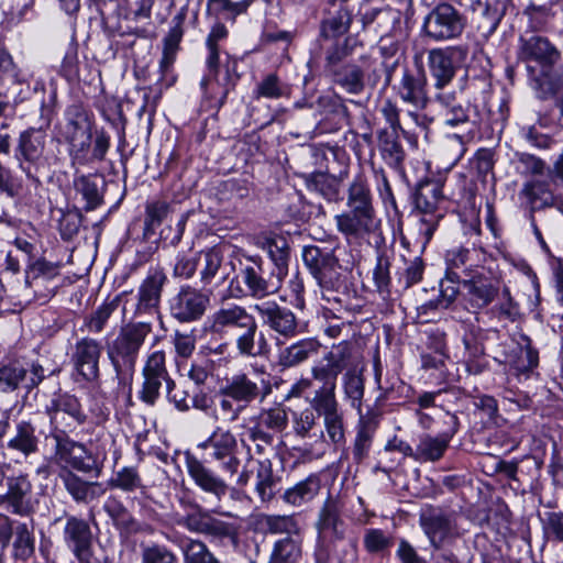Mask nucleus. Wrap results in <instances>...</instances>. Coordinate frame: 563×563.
Masks as SVG:
<instances>
[{
	"instance_id": "obj_1",
	"label": "nucleus",
	"mask_w": 563,
	"mask_h": 563,
	"mask_svg": "<svg viewBox=\"0 0 563 563\" xmlns=\"http://www.w3.org/2000/svg\"><path fill=\"white\" fill-rule=\"evenodd\" d=\"M63 135L68 144V155L73 166H85L95 161H103L110 146L109 135L100 132L97 133L91 148L92 125L87 114L79 108H73L67 112Z\"/></svg>"
},
{
	"instance_id": "obj_2",
	"label": "nucleus",
	"mask_w": 563,
	"mask_h": 563,
	"mask_svg": "<svg viewBox=\"0 0 563 563\" xmlns=\"http://www.w3.org/2000/svg\"><path fill=\"white\" fill-rule=\"evenodd\" d=\"M346 205L349 211L335 216L338 230L347 238H358L375 231L380 220L375 217L369 188L362 177H356L349 187Z\"/></svg>"
},
{
	"instance_id": "obj_3",
	"label": "nucleus",
	"mask_w": 563,
	"mask_h": 563,
	"mask_svg": "<svg viewBox=\"0 0 563 563\" xmlns=\"http://www.w3.org/2000/svg\"><path fill=\"white\" fill-rule=\"evenodd\" d=\"M470 251L465 247H454L446 252V273L445 278L440 282V287L435 291L434 298L422 301L418 307V317L424 322L430 320L431 314L448 309L456 299L459 294L457 284L462 283L459 269L463 268L465 276H470L466 267Z\"/></svg>"
},
{
	"instance_id": "obj_4",
	"label": "nucleus",
	"mask_w": 563,
	"mask_h": 563,
	"mask_svg": "<svg viewBox=\"0 0 563 563\" xmlns=\"http://www.w3.org/2000/svg\"><path fill=\"white\" fill-rule=\"evenodd\" d=\"M351 346L347 343H341L312 366L311 375L320 386L309 400L310 405L336 401V379L339 374L351 364Z\"/></svg>"
},
{
	"instance_id": "obj_5",
	"label": "nucleus",
	"mask_w": 563,
	"mask_h": 563,
	"mask_svg": "<svg viewBox=\"0 0 563 563\" xmlns=\"http://www.w3.org/2000/svg\"><path fill=\"white\" fill-rule=\"evenodd\" d=\"M47 133L43 129L29 128L20 133L15 159L26 178L40 184L38 173L48 169L51 157L46 151Z\"/></svg>"
},
{
	"instance_id": "obj_6",
	"label": "nucleus",
	"mask_w": 563,
	"mask_h": 563,
	"mask_svg": "<svg viewBox=\"0 0 563 563\" xmlns=\"http://www.w3.org/2000/svg\"><path fill=\"white\" fill-rule=\"evenodd\" d=\"M151 332L152 325L146 322L131 323L120 330L108 347V355L117 373L134 371L140 350Z\"/></svg>"
},
{
	"instance_id": "obj_7",
	"label": "nucleus",
	"mask_w": 563,
	"mask_h": 563,
	"mask_svg": "<svg viewBox=\"0 0 563 563\" xmlns=\"http://www.w3.org/2000/svg\"><path fill=\"white\" fill-rule=\"evenodd\" d=\"M240 444L249 449L244 440L239 441L231 430L216 427L209 438L198 448L206 451L211 460L218 462L222 472L233 477L238 474L241 465Z\"/></svg>"
},
{
	"instance_id": "obj_8",
	"label": "nucleus",
	"mask_w": 563,
	"mask_h": 563,
	"mask_svg": "<svg viewBox=\"0 0 563 563\" xmlns=\"http://www.w3.org/2000/svg\"><path fill=\"white\" fill-rule=\"evenodd\" d=\"M52 427L51 433H69L87 420L77 397L69 394L55 395L45 407Z\"/></svg>"
},
{
	"instance_id": "obj_9",
	"label": "nucleus",
	"mask_w": 563,
	"mask_h": 563,
	"mask_svg": "<svg viewBox=\"0 0 563 563\" xmlns=\"http://www.w3.org/2000/svg\"><path fill=\"white\" fill-rule=\"evenodd\" d=\"M55 442L52 460L62 470H76L81 473L93 471L96 462L87 448L68 435V433H51Z\"/></svg>"
},
{
	"instance_id": "obj_10",
	"label": "nucleus",
	"mask_w": 563,
	"mask_h": 563,
	"mask_svg": "<svg viewBox=\"0 0 563 563\" xmlns=\"http://www.w3.org/2000/svg\"><path fill=\"white\" fill-rule=\"evenodd\" d=\"M444 200L442 184L439 180H426L419 184L415 197L416 207L423 213L420 231L430 240L440 220L443 218L439 205Z\"/></svg>"
},
{
	"instance_id": "obj_11",
	"label": "nucleus",
	"mask_w": 563,
	"mask_h": 563,
	"mask_svg": "<svg viewBox=\"0 0 563 563\" xmlns=\"http://www.w3.org/2000/svg\"><path fill=\"white\" fill-rule=\"evenodd\" d=\"M422 30L434 41L452 40L462 34L464 20L453 5L440 3L426 16Z\"/></svg>"
},
{
	"instance_id": "obj_12",
	"label": "nucleus",
	"mask_w": 563,
	"mask_h": 563,
	"mask_svg": "<svg viewBox=\"0 0 563 563\" xmlns=\"http://www.w3.org/2000/svg\"><path fill=\"white\" fill-rule=\"evenodd\" d=\"M420 523L431 544L441 548L460 537L456 517L439 508L428 507L420 515Z\"/></svg>"
},
{
	"instance_id": "obj_13",
	"label": "nucleus",
	"mask_w": 563,
	"mask_h": 563,
	"mask_svg": "<svg viewBox=\"0 0 563 563\" xmlns=\"http://www.w3.org/2000/svg\"><path fill=\"white\" fill-rule=\"evenodd\" d=\"M239 276L246 288V295L256 299L274 295L282 287L283 278L275 272L265 269L260 258H250L241 268Z\"/></svg>"
},
{
	"instance_id": "obj_14",
	"label": "nucleus",
	"mask_w": 563,
	"mask_h": 563,
	"mask_svg": "<svg viewBox=\"0 0 563 563\" xmlns=\"http://www.w3.org/2000/svg\"><path fill=\"white\" fill-rule=\"evenodd\" d=\"M209 303L210 297L208 294L185 285L169 300V311L177 321L188 323L201 319Z\"/></svg>"
},
{
	"instance_id": "obj_15",
	"label": "nucleus",
	"mask_w": 563,
	"mask_h": 563,
	"mask_svg": "<svg viewBox=\"0 0 563 563\" xmlns=\"http://www.w3.org/2000/svg\"><path fill=\"white\" fill-rule=\"evenodd\" d=\"M253 310L260 316L262 323L275 332L278 338L289 340L299 334V322L296 314L274 300L256 302Z\"/></svg>"
},
{
	"instance_id": "obj_16",
	"label": "nucleus",
	"mask_w": 563,
	"mask_h": 563,
	"mask_svg": "<svg viewBox=\"0 0 563 563\" xmlns=\"http://www.w3.org/2000/svg\"><path fill=\"white\" fill-rule=\"evenodd\" d=\"M255 318L236 303L222 306L213 311L205 321V331L213 335H224L232 330L246 332Z\"/></svg>"
},
{
	"instance_id": "obj_17",
	"label": "nucleus",
	"mask_w": 563,
	"mask_h": 563,
	"mask_svg": "<svg viewBox=\"0 0 563 563\" xmlns=\"http://www.w3.org/2000/svg\"><path fill=\"white\" fill-rule=\"evenodd\" d=\"M177 523L190 532L214 538H228L234 532L231 523L212 517L208 510L199 505H194L191 511L179 517Z\"/></svg>"
},
{
	"instance_id": "obj_18",
	"label": "nucleus",
	"mask_w": 563,
	"mask_h": 563,
	"mask_svg": "<svg viewBox=\"0 0 563 563\" xmlns=\"http://www.w3.org/2000/svg\"><path fill=\"white\" fill-rule=\"evenodd\" d=\"M45 377L44 368L38 364H32L27 369L19 362H12L0 367V391L10 393L19 387L27 390L36 387Z\"/></svg>"
},
{
	"instance_id": "obj_19",
	"label": "nucleus",
	"mask_w": 563,
	"mask_h": 563,
	"mask_svg": "<svg viewBox=\"0 0 563 563\" xmlns=\"http://www.w3.org/2000/svg\"><path fill=\"white\" fill-rule=\"evenodd\" d=\"M5 493L0 495V503L15 515L25 516L32 509L33 485L27 474L19 473L5 478Z\"/></svg>"
},
{
	"instance_id": "obj_20",
	"label": "nucleus",
	"mask_w": 563,
	"mask_h": 563,
	"mask_svg": "<svg viewBox=\"0 0 563 563\" xmlns=\"http://www.w3.org/2000/svg\"><path fill=\"white\" fill-rule=\"evenodd\" d=\"M411 8V0H397L395 8H389V12L396 13L393 16V29L389 32V37L394 41L389 44V58L396 57L394 66L401 64L406 60V53L408 48L409 38V11Z\"/></svg>"
},
{
	"instance_id": "obj_21",
	"label": "nucleus",
	"mask_w": 563,
	"mask_h": 563,
	"mask_svg": "<svg viewBox=\"0 0 563 563\" xmlns=\"http://www.w3.org/2000/svg\"><path fill=\"white\" fill-rule=\"evenodd\" d=\"M517 55L520 60L536 62L541 67L555 66L561 59V52L541 35L521 36Z\"/></svg>"
},
{
	"instance_id": "obj_22",
	"label": "nucleus",
	"mask_w": 563,
	"mask_h": 563,
	"mask_svg": "<svg viewBox=\"0 0 563 563\" xmlns=\"http://www.w3.org/2000/svg\"><path fill=\"white\" fill-rule=\"evenodd\" d=\"M101 344L91 338H82L76 342L71 362L76 372L88 382L99 376V361L101 357Z\"/></svg>"
},
{
	"instance_id": "obj_23",
	"label": "nucleus",
	"mask_w": 563,
	"mask_h": 563,
	"mask_svg": "<svg viewBox=\"0 0 563 563\" xmlns=\"http://www.w3.org/2000/svg\"><path fill=\"white\" fill-rule=\"evenodd\" d=\"M63 537L65 544L79 562L89 559L92 545V532L89 523L85 519L76 516H67Z\"/></svg>"
},
{
	"instance_id": "obj_24",
	"label": "nucleus",
	"mask_w": 563,
	"mask_h": 563,
	"mask_svg": "<svg viewBox=\"0 0 563 563\" xmlns=\"http://www.w3.org/2000/svg\"><path fill=\"white\" fill-rule=\"evenodd\" d=\"M167 280L162 269H153L141 283L137 290L135 314H153L158 312L163 287Z\"/></svg>"
},
{
	"instance_id": "obj_25",
	"label": "nucleus",
	"mask_w": 563,
	"mask_h": 563,
	"mask_svg": "<svg viewBox=\"0 0 563 563\" xmlns=\"http://www.w3.org/2000/svg\"><path fill=\"white\" fill-rule=\"evenodd\" d=\"M319 539L322 541L341 540L345 533V523L341 518L340 503L328 498L319 510L316 521Z\"/></svg>"
},
{
	"instance_id": "obj_26",
	"label": "nucleus",
	"mask_w": 563,
	"mask_h": 563,
	"mask_svg": "<svg viewBox=\"0 0 563 563\" xmlns=\"http://www.w3.org/2000/svg\"><path fill=\"white\" fill-rule=\"evenodd\" d=\"M444 418V422L449 426L446 431L438 437L424 435L420 439L417 453L423 461L435 462L440 460L449 448L451 439L459 430L460 423L455 415L446 412Z\"/></svg>"
},
{
	"instance_id": "obj_27",
	"label": "nucleus",
	"mask_w": 563,
	"mask_h": 563,
	"mask_svg": "<svg viewBox=\"0 0 563 563\" xmlns=\"http://www.w3.org/2000/svg\"><path fill=\"white\" fill-rule=\"evenodd\" d=\"M453 55L450 48H433L428 54V67L438 92L445 91L455 76Z\"/></svg>"
},
{
	"instance_id": "obj_28",
	"label": "nucleus",
	"mask_w": 563,
	"mask_h": 563,
	"mask_svg": "<svg viewBox=\"0 0 563 563\" xmlns=\"http://www.w3.org/2000/svg\"><path fill=\"white\" fill-rule=\"evenodd\" d=\"M186 468L195 484L203 492L214 495L218 499L227 494L228 486L225 482L197 457L188 455L186 457Z\"/></svg>"
},
{
	"instance_id": "obj_29",
	"label": "nucleus",
	"mask_w": 563,
	"mask_h": 563,
	"mask_svg": "<svg viewBox=\"0 0 563 563\" xmlns=\"http://www.w3.org/2000/svg\"><path fill=\"white\" fill-rule=\"evenodd\" d=\"M59 478L65 489L76 503L88 504L106 493V488L99 482H87L71 470H60Z\"/></svg>"
},
{
	"instance_id": "obj_30",
	"label": "nucleus",
	"mask_w": 563,
	"mask_h": 563,
	"mask_svg": "<svg viewBox=\"0 0 563 563\" xmlns=\"http://www.w3.org/2000/svg\"><path fill=\"white\" fill-rule=\"evenodd\" d=\"M352 22V13L346 0H333L329 3L328 16L323 20L321 32L324 37H338L346 33Z\"/></svg>"
},
{
	"instance_id": "obj_31",
	"label": "nucleus",
	"mask_w": 563,
	"mask_h": 563,
	"mask_svg": "<svg viewBox=\"0 0 563 563\" xmlns=\"http://www.w3.org/2000/svg\"><path fill=\"white\" fill-rule=\"evenodd\" d=\"M316 339H302L278 351L277 364L282 368H291L305 363L316 355L320 349Z\"/></svg>"
},
{
	"instance_id": "obj_32",
	"label": "nucleus",
	"mask_w": 563,
	"mask_h": 563,
	"mask_svg": "<svg viewBox=\"0 0 563 563\" xmlns=\"http://www.w3.org/2000/svg\"><path fill=\"white\" fill-rule=\"evenodd\" d=\"M434 99L441 107L442 117L446 125L456 126L470 121L472 111L470 103L459 101L454 92H437Z\"/></svg>"
},
{
	"instance_id": "obj_33",
	"label": "nucleus",
	"mask_w": 563,
	"mask_h": 563,
	"mask_svg": "<svg viewBox=\"0 0 563 563\" xmlns=\"http://www.w3.org/2000/svg\"><path fill=\"white\" fill-rule=\"evenodd\" d=\"M219 395L230 396L235 402L246 406L261 395V388L246 374H238L219 389Z\"/></svg>"
},
{
	"instance_id": "obj_34",
	"label": "nucleus",
	"mask_w": 563,
	"mask_h": 563,
	"mask_svg": "<svg viewBox=\"0 0 563 563\" xmlns=\"http://www.w3.org/2000/svg\"><path fill=\"white\" fill-rule=\"evenodd\" d=\"M467 289L468 300L474 308H485L494 301L499 292L497 283L484 276H474L470 280L462 282Z\"/></svg>"
},
{
	"instance_id": "obj_35",
	"label": "nucleus",
	"mask_w": 563,
	"mask_h": 563,
	"mask_svg": "<svg viewBox=\"0 0 563 563\" xmlns=\"http://www.w3.org/2000/svg\"><path fill=\"white\" fill-rule=\"evenodd\" d=\"M531 87L540 100L551 99L563 90V73L555 70L554 66L541 67L532 76Z\"/></svg>"
},
{
	"instance_id": "obj_36",
	"label": "nucleus",
	"mask_w": 563,
	"mask_h": 563,
	"mask_svg": "<svg viewBox=\"0 0 563 563\" xmlns=\"http://www.w3.org/2000/svg\"><path fill=\"white\" fill-rule=\"evenodd\" d=\"M38 442L35 427L31 422L22 420L16 423L14 433L8 440L5 449L27 457L38 451Z\"/></svg>"
},
{
	"instance_id": "obj_37",
	"label": "nucleus",
	"mask_w": 563,
	"mask_h": 563,
	"mask_svg": "<svg viewBox=\"0 0 563 563\" xmlns=\"http://www.w3.org/2000/svg\"><path fill=\"white\" fill-rule=\"evenodd\" d=\"M311 406L319 416L323 417L329 440L335 444L341 443L344 440V427L338 401L313 404Z\"/></svg>"
},
{
	"instance_id": "obj_38",
	"label": "nucleus",
	"mask_w": 563,
	"mask_h": 563,
	"mask_svg": "<svg viewBox=\"0 0 563 563\" xmlns=\"http://www.w3.org/2000/svg\"><path fill=\"white\" fill-rule=\"evenodd\" d=\"M520 195L525 197L532 211L541 210L554 203V196L550 189V183L545 179H532L527 181Z\"/></svg>"
},
{
	"instance_id": "obj_39",
	"label": "nucleus",
	"mask_w": 563,
	"mask_h": 563,
	"mask_svg": "<svg viewBox=\"0 0 563 563\" xmlns=\"http://www.w3.org/2000/svg\"><path fill=\"white\" fill-rule=\"evenodd\" d=\"M257 322L254 320L246 332H241L236 336L235 346L241 355L256 357L268 353V342L263 333L257 336Z\"/></svg>"
},
{
	"instance_id": "obj_40",
	"label": "nucleus",
	"mask_w": 563,
	"mask_h": 563,
	"mask_svg": "<svg viewBox=\"0 0 563 563\" xmlns=\"http://www.w3.org/2000/svg\"><path fill=\"white\" fill-rule=\"evenodd\" d=\"M321 488L320 477L311 474L285 490L283 500L291 506L300 507L311 501Z\"/></svg>"
},
{
	"instance_id": "obj_41",
	"label": "nucleus",
	"mask_w": 563,
	"mask_h": 563,
	"mask_svg": "<svg viewBox=\"0 0 563 563\" xmlns=\"http://www.w3.org/2000/svg\"><path fill=\"white\" fill-rule=\"evenodd\" d=\"M363 368L357 365L349 368L343 375V391L345 399L350 402L351 407L357 410L362 418V405L364 397V378L362 375Z\"/></svg>"
},
{
	"instance_id": "obj_42",
	"label": "nucleus",
	"mask_w": 563,
	"mask_h": 563,
	"mask_svg": "<svg viewBox=\"0 0 563 563\" xmlns=\"http://www.w3.org/2000/svg\"><path fill=\"white\" fill-rule=\"evenodd\" d=\"M257 527L265 533L299 536L300 528L294 516L260 515L256 518Z\"/></svg>"
},
{
	"instance_id": "obj_43",
	"label": "nucleus",
	"mask_w": 563,
	"mask_h": 563,
	"mask_svg": "<svg viewBox=\"0 0 563 563\" xmlns=\"http://www.w3.org/2000/svg\"><path fill=\"white\" fill-rule=\"evenodd\" d=\"M301 534L278 539L273 545L268 563H297L301 556Z\"/></svg>"
},
{
	"instance_id": "obj_44",
	"label": "nucleus",
	"mask_w": 563,
	"mask_h": 563,
	"mask_svg": "<svg viewBox=\"0 0 563 563\" xmlns=\"http://www.w3.org/2000/svg\"><path fill=\"white\" fill-rule=\"evenodd\" d=\"M338 267L339 264L334 256L330 252H325L318 261L316 268L310 269V273L323 290L330 291L339 278Z\"/></svg>"
},
{
	"instance_id": "obj_45",
	"label": "nucleus",
	"mask_w": 563,
	"mask_h": 563,
	"mask_svg": "<svg viewBox=\"0 0 563 563\" xmlns=\"http://www.w3.org/2000/svg\"><path fill=\"white\" fill-rule=\"evenodd\" d=\"M201 283L208 285L216 277L222 264V252L218 247H209L197 252Z\"/></svg>"
},
{
	"instance_id": "obj_46",
	"label": "nucleus",
	"mask_w": 563,
	"mask_h": 563,
	"mask_svg": "<svg viewBox=\"0 0 563 563\" xmlns=\"http://www.w3.org/2000/svg\"><path fill=\"white\" fill-rule=\"evenodd\" d=\"M109 486L125 493L144 492L146 488L137 468L134 466H124L115 472L114 476L109 481Z\"/></svg>"
},
{
	"instance_id": "obj_47",
	"label": "nucleus",
	"mask_w": 563,
	"mask_h": 563,
	"mask_svg": "<svg viewBox=\"0 0 563 563\" xmlns=\"http://www.w3.org/2000/svg\"><path fill=\"white\" fill-rule=\"evenodd\" d=\"M522 343L518 349L516 357L511 361V366L518 374H527L532 372L539 364V353L532 346L531 340L522 335Z\"/></svg>"
},
{
	"instance_id": "obj_48",
	"label": "nucleus",
	"mask_w": 563,
	"mask_h": 563,
	"mask_svg": "<svg viewBox=\"0 0 563 563\" xmlns=\"http://www.w3.org/2000/svg\"><path fill=\"white\" fill-rule=\"evenodd\" d=\"M35 540L25 523H20L14 530L13 556L15 560L27 561L34 555Z\"/></svg>"
},
{
	"instance_id": "obj_49",
	"label": "nucleus",
	"mask_w": 563,
	"mask_h": 563,
	"mask_svg": "<svg viewBox=\"0 0 563 563\" xmlns=\"http://www.w3.org/2000/svg\"><path fill=\"white\" fill-rule=\"evenodd\" d=\"M254 93L256 99H278L289 96L290 88L283 84L276 74H269L258 82Z\"/></svg>"
},
{
	"instance_id": "obj_50",
	"label": "nucleus",
	"mask_w": 563,
	"mask_h": 563,
	"mask_svg": "<svg viewBox=\"0 0 563 563\" xmlns=\"http://www.w3.org/2000/svg\"><path fill=\"white\" fill-rule=\"evenodd\" d=\"M334 81L350 93H358L364 87L362 70L355 65L335 70Z\"/></svg>"
},
{
	"instance_id": "obj_51",
	"label": "nucleus",
	"mask_w": 563,
	"mask_h": 563,
	"mask_svg": "<svg viewBox=\"0 0 563 563\" xmlns=\"http://www.w3.org/2000/svg\"><path fill=\"white\" fill-rule=\"evenodd\" d=\"M119 306L118 299L102 303L85 319V327L91 333H100Z\"/></svg>"
},
{
	"instance_id": "obj_52",
	"label": "nucleus",
	"mask_w": 563,
	"mask_h": 563,
	"mask_svg": "<svg viewBox=\"0 0 563 563\" xmlns=\"http://www.w3.org/2000/svg\"><path fill=\"white\" fill-rule=\"evenodd\" d=\"M75 188L86 200L85 209L95 210L102 203V196L99 192L98 185L89 176H80L75 179Z\"/></svg>"
},
{
	"instance_id": "obj_53",
	"label": "nucleus",
	"mask_w": 563,
	"mask_h": 563,
	"mask_svg": "<svg viewBox=\"0 0 563 563\" xmlns=\"http://www.w3.org/2000/svg\"><path fill=\"white\" fill-rule=\"evenodd\" d=\"M181 32L177 27L172 29L164 40L163 56L159 62V70L165 76L173 66L179 48Z\"/></svg>"
},
{
	"instance_id": "obj_54",
	"label": "nucleus",
	"mask_w": 563,
	"mask_h": 563,
	"mask_svg": "<svg viewBox=\"0 0 563 563\" xmlns=\"http://www.w3.org/2000/svg\"><path fill=\"white\" fill-rule=\"evenodd\" d=\"M170 207L166 201L157 200L146 205L144 229L147 233H154L169 213Z\"/></svg>"
},
{
	"instance_id": "obj_55",
	"label": "nucleus",
	"mask_w": 563,
	"mask_h": 563,
	"mask_svg": "<svg viewBox=\"0 0 563 563\" xmlns=\"http://www.w3.org/2000/svg\"><path fill=\"white\" fill-rule=\"evenodd\" d=\"M177 555L166 545L152 543L142 547V563H177Z\"/></svg>"
},
{
	"instance_id": "obj_56",
	"label": "nucleus",
	"mask_w": 563,
	"mask_h": 563,
	"mask_svg": "<svg viewBox=\"0 0 563 563\" xmlns=\"http://www.w3.org/2000/svg\"><path fill=\"white\" fill-rule=\"evenodd\" d=\"M422 87L423 82L420 79H416L411 74L405 71L398 91L402 100L418 104L423 99Z\"/></svg>"
},
{
	"instance_id": "obj_57",
	"label": "nucleus",
	"mask_w": 563,
	"mask_h": 563,
	"mask_svg": "<svg viewBox=\"0 0 563 563\" xmlns=\"http://www.w3.org/2000/svg\"><path fill=\"white\" fill-rule=\"evenodd\" d=\"M256 492L262 501L271 500L276 493L277 481L269 466L261 464L256 475Z\"/></svg>"
},
{
	"instance_id": "obj_58",
	"label": "nucleus",
	"mask_w": 563,
	"mask_h": 563,
	"mask_svg": "<svg viewBox=\"0 0 563 563\" xmlns=\"http://www.w3.org/2000/svg\"><path fill=\"white\" fill-rule=\"evenodd\" d=\"M267 252L271 260L276 265V274L284 278L287 274V263H288V247L285 240L280 239L279 241L269 240L267 241Z\"/></svg>"
},
{
	"instance_id": "obj_59",
	"label": "nucleus",
	"mask_w": 563,
	"mask_h": 563,
	"mask_svg": "<svg viewBox=\"0 0 563 563\" xmlns=\"http://www.w3.org/2000/svg\"><path fill=\"white\" fill-rule=\"evenodd\" d=\"M197 252L179 253L176 256L173 275L176 278L189 279L198 269Z\"/></svg>"
},
{
	"instance_id": "obj_60",
	"label": "nucleus",
	"mask_w": 563,
	"mask_h": 563,
	"mask_svg": "<svg viewBox=\"0 0 563 563\" xmlns=\"http://www.w3.org/2000/svg\"><path fill=\"white\" fill-rule=\"evenodd\" d=\"M251 4V0L231 1V0H208V9L214 14H227L236 16L244 13Z\"/></svg>"
},
{
	"instance_id": "obj_61",
	"label": "nucleus",
	"mask_w": 563,
	"mask_h": 563,
	"mask_svg": "<svg viewBox=\"0 0 563 563\" xmlns=\"http://www.w3.org/2000/svg\"><path fill=\"white\" fill-rule=\"evenodd\" d=\"M318 416L319 415L311 405L310 408L295 412L292 416V428L295 433L301 438L307 437L316 426Z\"/></svg>"
},
{
	"instance_id": "obj_62",
	"label": "nucleus",
	"mask_w": 563,
	"mask_h": 563,
	"mask_svg": "<svg viewBox=\"0 0 563 563\" xmlns=\"http://www.w3.org/2000/svg\"><path fill=\"white\" fill-rule=\"evenodd\" d=\"M143 384L140 390V399L148 406H154L159 398V390L163 386V379L167 377H159L154 375H142Z\"/></svg>"
},
{
	"instance_id": "obj_63",
	"label": "nucleus",
	"mask_w": 563,
	"mask_h": 563,
	"mask_svg": "<svg viewBox=\"0 0 563 563\" xmlns=\"http://www.w3.org/2000/svg\"><path fill=\"white\" fill-rule=\"evenodd\" d=\"M490 312L497 316L499 319H505L511 322H515L519 318V306L512 299L507 287H505L503 290V301L492 308Z\"/></svg>"
},
{
	"instance_id": "obj_64",
	"label": "nucleus",
	"mask_w": 563,
	"mask_h": 563,
	"mask_svg": "<svg viewBox=\"0 0 563 563\" xmlns=\"http://www.w3.org/2000/svg\"><path fill=\"white\" fill-rule=\"evenodd\" d=\"M185 563H200L212 556L205 542L200 540L189 539L183 547Z\"/></svg>"
}]
</instances>
